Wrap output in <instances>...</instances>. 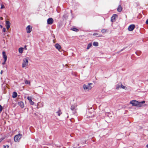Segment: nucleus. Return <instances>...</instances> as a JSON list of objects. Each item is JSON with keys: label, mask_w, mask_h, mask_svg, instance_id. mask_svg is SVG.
Masks as SVG:
<instances>
[{"label": "nucleus", "mask_w": 148, "mask_h": 148, "mask_svg": "<svg viewBox=\"0 0 148 148\" xmlns=\"http://www.w3.org/2000/svg\"><path fill=\"white\" fill-rule=\"evenodd\" d=\"M55 47L57 49L60 51V50L61 49V47L60 45L58 43H56L55 45Z\"/></svg>", "instance_id": "9b49d317"}, {"label": "nucleus", "mask_w": 148, "mask_h": 148, "mask_svg": "<svg viewBox=\"0 0 148 148\" xmlns=\"http://www.w3.org/2000/svg\"><path fill=\"white\" fill-rule=\"evenodd\" d=\"M22 137V135L20 134L16 135L14 137V140L15 142H19Z\"/></svg>", "instance_id": "20e7f679"}, {"label": "nucleus", "mask_w": 148, "mask_h": 148, "mask_svg": "<svg viewBox=\"0 0 148 148\" xmlns=\"http://www.w3.org/2000/svg\"><path fill=\"white\" fill-rule=\"evenodd\" d=\"M17 94L16 92H13L12 95V97L13 98H16L17 96Z\"/></svg>", "instance_id": "f3484780"}, {"label": "nucleus", "mask_w": 148, "mask_h": 148, "mask_svg": "<svg viewBox=\"0 0 148 148\" xmlns=\"http://www.w3.org/2000/svg\"><path fill=\"white\" fill-rule=\"evenodd\" d=\"M91 114L92 112H88L87 113V117L90 118V117H92L93 116V114Z\"/></svg>", "instance_id": "4468645a"}, {"label": "nucleus", "mask_w": 148, "mask_h": 148, "mask_svg": "<svg viewBox=\"0 0 148 148\" xmlns=\"http://www.w3.org/2000/svg\"><path fill=\"white\" fill-rule=\"evenodd\" d=\"M107 30L105 29H102L101 30L102 33H105L107 32Z\"/></svg>", "instance_id": "4be33fe9"}, {"label": "nucleus", "mask_w": 148, "mask_h": 148, "mask_svg": "<svg viewBox=\"0 0 148 148\" xmlns=\"http://www.w3.org/2000/svg\"><path fill=\"white\" fill-rule=\"evenodd\" d=\"M18 104L21 108H23L24 107V104L23 101L19 102L18 103Z\"/></svg>", "instance_id": "ddd939ff"}, {"label": "nucleus", "mask_w": 148, "mask_h": 148, "mask_svg": "<svg viewBox=\"0 0 148 148\" xmlns=\"http://www.w3.org/2000/svg\"><path fill=\"white\" fill-rule=\"evenodd\" d=\"M92 84H88L87 85L84 84L83 86V88L84 90L85 91H88L90 90L92 87L90 86Z\"/></svg>", "instance_id": "7ed1b4c3"}, {"label": "nucleus", "mask_w": 148, "mask_h": 148, "mask_svg": "<svg viewBox=\"0 0 148 148\" xmlns=\"http://www.w3.org/2000/svg\"><path fill=\"white\" fill-rule=\"evenodd\" d=\"M29 58L27 57L23 59L22 61V67L24 68L28 66L29 64Z\"/></svg>", "instance_id": "f03ea898"}, {"label": "nucleus", "mask_w": 148, "mask_h": 148, "mask_svg": "<svg viewBox=\"0 0 148 148\" xmlns=\"http://www.w3.org/2000/svg\"><path fill=\"white\" fill-rule=\"evenodd\" d=\"M71 30L75 32H78V29L75 28H73L71 29Z\"/></svg>", "instance_id": "5701e85b"}, {"label": "nucleus", "mask_w": 148, "mask_h": 148, "mask_svg": "<svg viewBox=\"0 0 148 148\" xmlns=\"http://www.w3.org/2000/svg\"><path fill=\"white\" fill-rule=\"evenodd\" d=\"M3 19V18L2 17H1L0 18V19H1V20H2Z\"/></svg>", "instance_id": "72a5a7b5"}, {"label": "nucleus", "mask_w": 148, "mask_h": 148, "mask_svg": "<svg viewBox=\"0 0 148 148\" xmlns=\"http://www.w3.org/2000/svg\"><path fill=\"white\" fill-rule=\"evenodd\" d=\"M5 23L6 28L7 29H8L10 27V23L8 21H6Z\"/></svg>", "instance_id": "f8f14e48"}, {"label": "nucleus", "mask_w": 148, "mask_h": 148, "mask_svg": "<svg viewBox=\"0 0 148 148\" xmlns=\"http://www.w3.org/2000/svg\"><path fill=\"white\" fill-rule=\"evenodd\" d=\"M146 147L147 148H148V144H147V145H146Z\"/></svg>", "instance_id": "4c0bfd02"}, {"label": "nucleus", "mask_w": 148, "mask_h": 148, "mask_svg": "<svg viewBox=\"0 0 148 148\" xmlns=\"http://www.w3.org/2000/svg\"><path fill=\"white\" fill-rule=\"evenodd\" d=\"M40 103H39H39H38V104H37V106H38V104H39Z\"/></svg>", "instance_id": "58836bf2"}, {"label": "nucleus", "mask_w": 148, "mask_h": 148, "mask_svg": "<svg viewBox=\"0 0 148 148\" xmlns=\"http://www.w3.org/2000/svg\"><path fill=\"white\" fill-rule=\"evenodd\" d=\"M3 148H9V146L7 145H4Z\"/></svg>", "instance_id": "bb28decb"}, {"label": "nucleus", "mask_w": 148, "mask_h": 148, "mask_svg": "<svg viewBox=\"0 0 148 148\" xmlns=\"http://www.w3.org/2000/svg\"><path fill=\"white\" fill-rule=\"evenodd\" d=\"M146 24L148 25V19L146 21Z\"/></svg>", "instance_id": "2f4dec72"}, {"label": "nucleus", "mask_w": 148, "mask_h": 148, "mask_svg": "<svg viewBox=\"0 0 148 148\" xmlns=\"http://www.w3.org/2000/svg\"><path fill=\"white\" fill-rule=\"evenodd\" d=\"M98 34L97 33H94L93 34V36H96Z\"/></svg>", "instance_id": "c85d7f7f"}, {"label": "nucleus", "mask_w": 148, "mask_h": 148, "mask_svg": "<svg viewBox=\"0 0 148 148\" xmlns=\"http://www.w3.org/2000/svg\"><path fill=\"white\" fill-rule=\"evenodd\" d=\"M23 48L22 47L18 49V51L19 53H22L23 52Z\"/></svg>", "instance_id": "6ab92c4d"}, {"label": "nucleus", "mask_w": 148, "mask_h": 148, "mask_svg": "<svg viewBox=\"0 0 148 148\" xmlns=\"http://www.w3.org/2000/svg\"><path fill=\"white\" fill-rule=\"evenodd\" d=\"M145 101L141 102H138L135 100H132L130 102V104L132 105L133 106H136L137 107H141L142 106V104L145 103Z\"/></svg>", "instance_id": "f257e3e1"}, {"label": "nucleus", "mask_w": 148, "mask_h": 148, "mask_svg": "<svg viewBox=\"0 0 148 148\" xmlns=\"http://www.w3.org/2000/svg\"><path fill=\"white\" fill-rule=\"evenodd\" d=\"M57 113L58 114V115L59 116H60V115L61 114V111H60V110H59L57 112Z\"/></svg>", "instance_id": "393cba45"}, {"label": "nucleus", "mask_w": 148, "mask_h": 148, "mask_svg": "<svg viewBox=\"0 0 148 148\" xmlns=\"http://www.w3.org/2000/svg\"><path fill=\"white\" fill-rule=\"evenodd\" d=\"M117 17V15L116 14H114L112 17L111 18V21L112 22L115 21V18Z\"/></svg>", "instance_id": "2eb2a0df"}, {"label": "nucleus", "mask_w": 148, "mask_h": 148, "mask_svg": "<svg viewBox=\"0 0 148 148\" xmlns=\"http://www.w3.org/2000/svg\"><path fill=\"white\" fill-rule=\"evenodd\" d=\"M93 45L95 47H97L98 46L99 44L97 42H94L93 43Z\"/></svg>", "instance_id": "a211bd4d"}, {"label": "nucleus", "mask_w": 148, "mask_h": 148, "mask_svg": "<svg viewBox=\"0 0 148 148\" xmlns=\"http://www.w3.org/2000/svg\"><path fill=\"white\" fill-rule=\"evenodd\" d=\"M53 22V20L52 18H49L47 20V23L48 24L51 25Z\"/></svg>", "instance_id": "1a4fd4ad"}, {"label": "nucleus", "mask_w": 148, "mask_h": 148, "mask_svg": "<svg viewBox=\"0 0 148 148\" xmlns=\"http://www.w3.org/2000/svg\"><path fill=\"white\" fill-rule=\"evenodd\" d=\"M4 139L3 138H1L0 139V142L2 140H3V139Z\"/></svg>", "instance_id": "473e14b6"}, {"label": "nucleus", "mask_w": 148, "mask_h": 148, "mask_svg": "<svg viewBox=\"0 0 148 148\" xmlns=\"http://www.w3.org/2000/svg\"><path fill=\"white\" fill-rule=\"evenodd\" d=\"M29 102L30 104L31 105H33L34 104V103L33 101H32V99L30 100L29 101Z\"/></svg>", "instance_id": "412c9836"}, {"label": "nucleus", "mask_w": 148, "mask_h": 148, "mask_svg": "<svg viewBox=\"0 0 148 148\" xmlns=\"http://www.w3.org/2000/svg\"><path fill=\"white\" fill-rule=\"evenodd\" d=\"M25 83L26 84H30V82L27 80L25 81Z\"/></svg>", "instance_id": "b1692460"}, {"label": "nucleus", "mask_w": 148, "mask_h": 148, "mask_svg": "<svg viewBox=\"0 0 148 148\" xmlns=\"http://www.w3.org/2000/svg\"><path fill=\"white\" fill-rule=\"evenodd\" d=\"M2 110V108L1 105H0V111H1Z\"/></svg>", "instance_id": "7c9ffc66"}, {"label": "nucleus", "mask_w": 148, "mask_h": 148, "mask_svg": "<svg viewBox=\"0 0 148 148\" xmlns=\"http://www.w3.org/2000/svg\"><path fill=\"white\" fill-rule=\"evenodd\" d=\"M120 88L125 90L127 89V88L126 86L123 85L121 83H119L116 86V89L118 90Z\"/></svg>", "instance_id": "39448f33"}, {"label": "nucleus", "mask_w": 148, "mask_h": 148, "mask_svg": "<svg viewBox=\"0 0 148 148\" xmlns=\"http://www.w3.org/2000/svg\"><path fill=\"white\" fill-rule=\"evenodd\" d=\"M32 98L31 97H27V99L29 101L32 99Z\"/></svg>", "instance_id": "a878e982"}, {"label": "nucleus", "mask_w": 148, "mask_h": 148, "mask_svg": "<svg viewBox=\"0 0 148 148\" xmlns=\"http://www.w3.org/2000/svg\"><path fill=\"white\" fill-rule=\"evenodd\" d=\"M3 57L4 59V62L2 63L3 64H4L7 59V56L6 55L5 53V52H3Z\"/></svg>", "instance_id": "0eeeda50"}, {"label": "nucleus", "mask_w": 148, "mask_h": 148, "mask_svg": "<svg viewBox=\"0 0 148 148\" xmlns=\"http://www.w3.org/2000/svg\"><path fill=\"white\" fill-rule=\"evenodd\" d=\"M77 105L76 103H75L73 105H71V109L72 111H76L77 110Z\"/></svg>", "instance_id": "423d86ee"}, {"label": "nucleus", "mask_w": 148, "mask_h": 148, "mask_svg": "<svg viewBox=\"0 0 148 148\" xmlns=\"http://www.w3.org/2000/svg\"><path fill=\"white\" fill-rule=\"evenodd\" d=\"M92 45V44L91 43H90L88 44L87 45V47L86 49L87 50H88L90 49V47H91Z\"/></svg>", "instance_id": "aec40b11"}, {"label": "nucleus", "mask_w": 148, "mask_h": 148, "mask_svg": "<svg viewBox=\"0 0 148 148\" xmlns=\"http://www.w3.org/2000/svg\"><path fill=\"white\" fill-rule=\"evenodd\" d=\"M122 10V8L120 5H119L117 8V10L118 12H120Z\"/></svg>", "instance_id": "dca6fc26"}, {"label": "nucleus", "mask_w": 148, "mask_h": 148, "mask_svg": "<svg viewBox=\"0 0 148 148\" xmlns=\"http://www.w3.org/2000/svg\"><path fill=\"white\" fill-rule=\"evenodd\" d=\"M135 26L134 25H131L129 26L128 27V30L129 31H132L134 29Z\"/></svg>", "instance_id": "9d476101"}, {"label": "nucleus", "mask_w": 148, "mask_h": 148, "mask_svg": "<svg viewBox=\"0 0 148 148\" xmlns=\"http://www.w3.org/2000/svg\"><path fill=\"white\" fill-rule=\"evenodd\" d=\"M4 7H5L4 6V5H3L2 4L1 5V9H3V8H4Z\"/></svg>", "instance_id": "cd10ccee"}, {"label": "nucleus", "mask_w": 148, "mask_h": 148, "mask_svg": "<svg viewBox=\"0 0 148 148\" xmlns=\"http://www.w3.org/2000/svg\"><path fill=\"white\" fill-rule=\"evenodd\" d=\"M3 31L4 32H5V31H6V29H5V28H3Z\"/></svg>", "instance_id": "c756f323"}, {"label": "nucleus", "mask_w": 148, "mask_h": 148, "mask_svg": "<svg viewBox=\"0 0 148 148\" xmlns=\"http://www.w3.org/2000/svg\"><path fill=\"white\" fill-rule=\"evenodd\" d=\"M26 32L27 33H30L32 30V27L29 25H28L26 28Z\"/></svg>", "instance_id": "6e6552de"}, {"label": "nucleus", "mask_w": 148, "mask_h": 148, "mask_svg": "<svg viewBox=\"0 0 148 148\" xmlns=\"http://www.w3.org/2000/svg\"><path fill=\"white\" fill-rule=\"evenodd\" d=\"M0 27H1V28H2V27H3V26H2L1 25H0Z\"/></svg>", "instance_id": "f704fd0d"}, {"label": "nucleus", "mask_w": 148, "mask_h": 148, "mask_svg": "<svg viewBox=\"0 0 148 148\" xmlns=\"http://www.w3.org/2000/svg\"><path fill=\"white\" fill-rule=\"evenodd\" d=\"M3 71H1V74H2V73H3Z\"/></svg>", "instance_id": "c9c22d12"}, {"label": "nucleus", "mask_w": 148, "mask_h": 148, "mask_svg": "<svg viewBox=\"0 0 148 148\" xmlns=\"http://www.w3.org/2000/svg\"><path fill=\"white\" fill-rule=\"evenodd\" d=\"M74 148H77V147H75V145H74Z\"/></svg>", "instance_id": "e433bc0d"}]
</instances>
